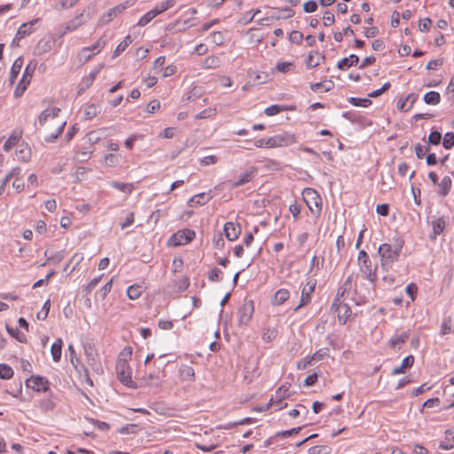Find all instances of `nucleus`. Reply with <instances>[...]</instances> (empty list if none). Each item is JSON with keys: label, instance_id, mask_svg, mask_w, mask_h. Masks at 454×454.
Here are the masks:
<instances>
[{"label": "nucleus", "instance_id": "f257e3e1", "mask_svg": "<svg viewBox=\"0 0 454 454\" xmlns=\"http://www.w3.org/2000/svg\"><path fill=\"white\" fill-rule=\"evenodd\" d=\"M403 244V240L397 238L393 245L384 243L379 247L378 253L380 257V265L385 270H388L393 263L398 261Z\"/></svg>", "mask_w": 454, "mask_h": 454}, {"label": "nucleus", "instance_id": "f03ea898", "mask_svg": "<svg viewBox=\"0 0 454 454\" xmlns=\"http://www.w3.org/2000/svg\"><path fill=\"white\" fill-rule=\"evenodd\" d=\"M92 17L90 7L84 8L79 14L66 23L62 24L58 31L59 37H63L67 34L72 33L85 25Z\"/></svg>", "mask_w": 454, "mask_h": 454}, {"label": "nucleus", "instance_id": "7ed1b4c3", "mask_svg": "<svg viewBox=\"0 0 454 454\" xmlns=\"http://www.w3.org/2000/svg\"><path fill=\"white\" fill-rule=\"evenodd\" d=\"M357 263L364 278L370 282H374L377 278V267L372 265L368 254L364 250L358 253Z\"/></svg>", "mask_w": 454, "mask_h": 454}, {"label": "nucleus", "instance_id": "20e7f679", "mask_svg": "<svg viewBox=\"0 0 454 454\" xmlns=\"http://www.w3.org/2000/svg\"><path fill=\"white\" fill-rule=\"evenodd\" d=\"M116 372L119 380L129 388H137V383L132 380V371L127 360L120 358L116 364Z\"/></svg>", "mask_w": 454, "mask_h": 454}, {"label": "nucleus", "instance_id": "39448f33", "mask_svg": "<svg viewBox=\"0 0 454 454\" xmlns=\"http://www.w3.org/2000/svg\"><path fill=\"white\" fill-rule=\"evenodd\" d=\"M84 354L87 358L88 364L91 367V369L98 374H102L104 370L103 366L98 354V351L94 348V346L88 344L84 346Z\"/></svg>", "mask_w": 454, "mask_h": 454}, {"label": "nucleus", "instance_id": "423d86ee", "mask_svg": "<svg viewBox=\"0 0 454 454\" xmlns=\"http://www.w3.org/2000/svg\"><path fill=\"white\" fill-rule=\"evenodd\" d=\"M195 238V231L190 229L179 230L174 233L168 240V244L173 247L184 246Z\"/></svg>", "mask_w": 454, "mask_h": 454}, {"label": "nucleus", "instance_id": "0eeeda50", "mask_svg": "<svg viewBox=\"0 0 454 454\" xmlns=\"http://www.w3.org/2000/svg\"><path fill=\"white\" fill-rule=\"evenodd\" d=\"M302 197L311 212L314 211V208H317L318 211H320L322 200L319 193L316 190L312 188H305L302 192Z\"/></svg>", "mask_w": 454, "mask_h": 454}, {"label": "nucleus", "instance_id": "6e6552de", "mask_svg": "<svg viewBox=\"0 0 454 454\" xmlns=\"http://www.w3.org/2000/svg\"><path fill=\"white\" fill-rule=\"evenodd\" d=\"M254 301H248L239 307L238 310V324L239 326L247 325L254 313Z\"/></svg>", "mask_w": 454, "mask_h": 454}, {"label": "nucleus", "instance_id": "1a4fd4ad", "mask_svg": "<svg viewBox=\"0 0 454 454\" xmlns=\"http://www.w3.org/2000/svg\"><path fill=\"white\" fill-rule=\"evenodd\" d=\"M49 385V380L40 375H32L26 380V386L36 392H46Z\"/></svg>", "mask_w": 454, "mask_h": 454}, {"label": "nucleus", "instance_id": "9d476101", "mask_svg": "<svg viewBox=\"0 0 454 454\" xmlns=\"http://www.w3.org/2000/svg\"><path fill=\"white\" fill-rule=\"evenodd\" d=\"M316 287V280L311 279L307 282L301 290V299L299 304L294 308V311H298L301 308L307 305L311 301V294L314 293Z\"/></svg>", "mask_w": 454, "mask_h": 454}, {"label": "nucleus", "instance_id": "9b49d317", "mask_svg": "<svg viewBox=\"0 0 454 454\" xmlns=\"http://www.w3.org/2000/svg\"><path fill=\"white\" fill-rule=\"evenodd\" d=\"M286 396H288V387L285 386L280 387L276 392V397H271L270 399L266 409H269L270 406L276 405L277 407L275 410L279 411L286 407L287 403L283 402V399H285Z\"/></svg>", "mask_w": 454, "mask_h": 454}, {"label": "nucleus", "instance_id": "f8f14e48", "mask_svg": "<svg viewBox=\"0 0 454 454\" xmlns=\"http://www.w3.org/2000/svg\"><path fill=\"white\" fill-rule=\"evenodd\" d=\"M273 148L284 147L294 145L297 142L294 134L284 132L271 137Z\"/></svg>", "mask_w": 454, "mask_h": 454}, {"label": "nucleus", "instance_id": "ddd939ff", "mask_svg": "<svg viewBox=\"0 0 454 454\" xmlns=\"http://www.w3.org/2000/svg\"><path fill=\"white\" fill-rule=\"evenodd\" d=\"M68 352H69V356H70V361H71L72 364L74 365V367L76 369L77 372L80 374V376L82 378L84 379V380L86 381V383L89 386H93L92 380L89 376L88 369L85 366H83L82 364H81L80 368L74 364V357H75L76 355H75L74 348L72 344L68 345Z\"/></svg>", "mask_w": 454, "mask_h": 454}, {"label": "nucleus", "instance_id": "4468645a", "mask_svg": "<svg viewBox=\"0 0 454 454\" xmlns=\"http://www.w3.org/2000/svg\"><path fill=\"white\" fill-rule=\"evenodd\" d=\"M223 231L230 241L236 240L241 233V227L239 223L227 222L224 224Z\"/></svg>", "mask_w": 454, "mask_h": 454}, {"label": "nucleus", "instance_id": "2eb2a0df", "mask_svg": "<svg viewBox=\"0 0 454 454\" xmlns=\"http://www.w3.org/2000/svg\"><path fill=\"white\" fill-rule=\"evenodd\" d=\"M255 175H256V169H255V168H252L249 170H247L246 172L241 173L239 176L238 179L231 184V187L237 188L245 184H247L254 179Z\"/></svg>", "mask_w": 454, "mask_h": 454}, {"label": "nucleus", "instance_id": "dca6fc26", "mask_svg": "<svg viewBox=\"0 0 454 454\" xmlns=\"http://www.w3.org/2000/svg\"><path fill=\"white\" fill-rule=\"evenodd\" d=\"M333 307H335L339 322L340 324H345L348 317L351 315L350 308L347 304L340 302V300L337 301L336 305L333 304Z\"/></svg>", "mask_w": 454, "mask_h": 454}, {"label": "nucleus", "instance_id": "f3484780", "mask_svg": "<svg viewBox=\"0 0 454 454\" xmlns=\"http://www.w3.org/2000/svg\"><path fill=\"white\" fill-rule=\"evenodd\" d=\"M60 109L57 106H50L46 108L39 116V123L44 125L49 120L53 121L58 117Z\"/></svg>", "mask_w": 454, "mask_h": 454}, {"label": "nucleus", "instance_id": "a211bd4d", "mask_svg": "<svg viewBox=\"0 0 454 454\" xmlns=\"http://www.w3.org/2000/svg\"><path fill=\"white\" fill-rule=\"evenodd\" d=\"M39 19L33 20L29 22L23 23L20 26L15 35V40H20L26 35H30L34 31V26L38 22Z\"/></svg>", "mask_w": 454, "mask_h": 454}, {"label": "nucleus", "instance_id": "6ab92c4d", "mask_svg": "<svg viewBox=\"0 0 454 454\" xmlns=\"http://www.w3.org/2000/svg\"><path fill=\"white\" fill-rule=\"evenodd\" d=\"M212 199V195L208 192H201L194 195L188 200L189 207L203 206Z\"/></svg>", "mask_w": 454, "mask_h": 454}, {"label": "nucleus", "instance_id": "aec40b11", "mask_svg": "<svg viewBox=\"0 0 454 454\" xmlns=\"http://www.w3.org/2000/svg\"><path fill=\"white\" fill-rule=\"evenodd\" d=\"M31 149L27 144L22 143L18 145L16 156L19 160L27 162L31 158Z\"/></svg>", "mask_w": 454, "mask_h": 454}, {"label": "nucleus", "instance_id": "412c9836", "mask_svg": "<svg viewBox=\"0 0 454 454\" xmlns=\"http://www.w3.org/2000/svg\"><path fill=\"white\" fill-rule=\"evenodd\" d=\"M358 62H359L358 56H356L355 54H351L347 58L341 59L338 62L337 67L340 70H347L351 67L356 66L358 64Z\"/></svg>", "mask_w": 454, "mask_h": 454}, {"label": "nucleus", "instance_id": "4be33fe9", "mask_svg": "<svg viewBox=\"0 0 454 454\" xmlns=\"http://www.w3.org/2000/svg\"><path fill=\"white\" fill-rule=\"evenodd\" d=\"M294 109H295V106H293L271 105L264 110V113L267 116H274L281 112L293 111Z\"/></svg>", "mask_w": 454, "mask_h": 454}, {"label": "nucleus", "instance_id": "5701e85b", "mask_svg": "<svg viewBox=\"0 0 454 454\" xmlns=\"http://www.w3.org/2000/svg\"><path fill=\"white\" fill-rule=\"evenodd\" d=\"M416 101V96L414 94H409L404 98L399 99L397 102V108L403 112H408Z\"/></svg>", "mask_w": 454, "mask_h": 454}, {"label": "nucleus", "instance_id": "b1692460", "mask_svg": "<svg viewBox=\"0 0 454 454\" xmlns=\"http://www.w3.org/2000/svg\"><path fill=\"white\" fill-rule=\"evenodd\" d=\"M438 186V193L445 197L450 192L452 186V180L449 176H445L442 178L441 182L437 184Z\"/></svg>", "mask_w": 454, "mask_h": 454}, {"label": "nucleus", "instance_id": "393cba45", "mask_svg": "<svg viewBox=\"0 0 454 454\" xmlns=\"http://www.w3.org/2000/svg\"><path fill=\"white\" fill-rule=\"evenodd\" d=\"M22 137V132L14 130L8 139L4 144V150L5 152L11 151L16 145H18L19 141Z\"/></svg>", "mask_w": 454, "mask_h": 454}, {"label": "nucleus", "instance_id": "a878e982", "mask_svg": "<svg viewBox=\"0 0 454 454\" xmlns=\"http://www.w3.org/2000/svg\"><path fill=\"white\" fill-rule=\"evenodd\" d=\"M409 339V333L403 332L401 334H395L389 340V346L392 348H401V346Z\"/></svg>", "mask_w": 454, "mask_h": 454}, {"label": "nucleus", "instance_id": "bb28decb", "mask_svg": "<svg viewBox=\"0 0 454 454\" xmlns=\"http://www.w3.org/2000/svg\"><path fill=\"white\" fill-rule=\"evenodd\" d=\"M414 364V356H408L406 357H404L400 364V366H397L395 368L393 369L392 371V374L393 375H398V374H402V373H404L405 370L407 368H410Z\"/></svg>", "mask_w": 454, "mask_h": 454}, {"label": "nucleus", "instance_id": "cd10ccee", "mask_svg": "<svg viewBox=\"0 0 454 454\" xmlns=\"http://www.w3.org/2000/svg\"><path fill=\"white\" fill-rule=\"evenodd\" d=\"M453 442H454V427L450 428L445 431V439L443 442H442L439 444V449L444 450H451L454 447L453 443H452Z\"/></svg>", "mask_w": 454, "mask_h": 454}, {"label": "nucleus", "instance_id": "c85d7f7f", "mask_svg": "<svg viewBox=\"0 0 454 454\" xmlns=\"http://www.w3.org/2000/svg\"><path fill=\"white\" fill-rule=\"evenodd\" d=\"M290 297V292L286 288H281L275 293V295L272 299V304L275 306H279L286 301Z\"/></svg>", "mask_w": 454, "mask_h": 454}, {"label": "nucleus", "instance_id": "c756f323", "mask_svg": "<svg viewBox=\"0 0 454 454\" xmlns=\"http://www.w3.org/2000/svg\"><path fill=\"white\" fill-rule=\"evenodd\" d=\"M62 346L63 340L62 339H57L51 348V354L52 356V360L56 363L60 361L61 354H62Z\"/></svg>", "mask_w": 454, "mask_h": 454}, {"label": "nucleus", "instance_id": "7c9ffc66", "mask_svg": "<svg viewBox=\"0 0 454 454\" xmlns=\"http://www.w3.org/2000/svg\"><path fill=\"white\" fill-rule=\"evenodd\" d=\"M22 66H23V58L19 57L18 59H15V61L13 62V64L11 67L10 76H9V80H10L11 83H14L18 74H20V72L22 68Z\"/></svg>", "mask_w": 454, "mask_h": 454}, {"label": "nucleus", "instance_id": "2f4dec72", "mask_svg": "<svg viewBox=\"0 0 454 454\" xmlns=\"http://www.w3.org/2000/svg\"><path fill=\"white\" fill-rule=\"evenodd\" d=\"M324 56L318 51L309 52L306 64L308 67H316L321 64L324 59Z\"/></svg>", "mask_w": 454, "mask_h": 454}, {"label": "nucleus", "instance_id": "473e14b6", "mask_svg": "<svg viewBox=\"0 0 454 454\" xmlns=\"http://www.w3.org/2000/svg\"><path fill=\"white\" fill-rule=\"evenodd\" d=\"M102 68H103V65H99L93 71H91V73L86 78H84L83 82L85 84V87L81 88L78 90V94H82V92L85 89L89 88L93 83L94 80L96 79L97 75L99 74V72Z\"/></svg>", "mask_w": 454, "mask_h": 454}, {"label": "nucleus", "instance_id": "72a5a7b5", "mask_svg": "<svg viewBox=\"0 0 454 454\" xmlns=\"http://www.w3.org/2000/svg\"><path fill=\"white\" fill-rule=\"evenodd\" d=\"M95 56L94 53L87 47H83L80 50V51L77 54V60L80 65L86 64L89 60L92 59V57Z\"/></svg>", "mask_w": 454, "mask_h": 454}, {"label": "nucleus", "instance_id": "f704fd0d", "mask_svg": "<svg viewBox=\"0 0 454 454\" xmlns=\"http://www.w3.org/2000/svg\"><path fill=\"white\" fill-rule=\"evenodd\" d=\"M446 226V220L444 217H438L432 222V228L434 232V238L443 232Z\"/></svg>", "mask_w": 454, "mask_h": 454}, {"label": "nucleus", "instance_id": "c9c22d12", "mask_svg": "<svg viewBox=\"0 0 454 454\" xmlns=\"http://www.w3.org/2000/svg\"><path fill=\"white\" fill-rule=\"evenodd\" d=\"M295 64L292 61H279L275 66V69L282 74L293 72Z\"/></svg>", "mask_w": 454, "mask_h": 454}, {"label": "nucleus", "instance_id": "e433bc0d", "mask_svg": "<svg viewBox=\"0 0 454 454\" xmlns=\"http://www.w3.org/2000/svg\"><path fill=\"white\" fill-rule=\"evenodd\" d=\"M111 187L117 189L118 191L124 192L126 194H130L133 191V184L129 183H122L118 181H114L110 184Z\"/></svg>", "mask_w": 454, "mask_h": 454}, {"label": "nucleus", "instance_id": "4c0bfd02", "mask_svg": "<svg viewBox=\"0 0 454 454\" xmlns=\"http://www.w3.org/2000/svg\"><path fill=\"white\" fill-rule=\"evenodd\" d=\"M424 102L427 105L436 106L441 101V95L437 91H429L424 95Z\"/></svg>", "mask_w": 454, "mask_h": 454}, {"label": "nucleus", "instance_id": "58836bf2", "mask_svg": "<svg viewBox=\"0 0 454 454\" xmlns=\"http://www.w3.org/2000/svg\"><path fill=\"white\" fill-rule=\"evenodd\" d=\"M144 291V287L140 285L135 284L127 289V295L130 300L138 299Z\"/></svg>", "mask_w": 454, "mask_h": 454}, {"label": "nucleus", "instance_id": "ea45409f", "mask_svg": "<svg viewBox=\"0 0 454 454\" xmlns=\"http://www.w3.org/2000/svg\"><path fill=\"white\" fill-rule=\"evenodd\" d=\"M131 43H132L131 36L129 35L125 36V38L116 46V48L114 51V58H116L119 55H121Z\"/></svg>", "mask_w": 454, "mask_h": 454}, {"label": "nucleus", "instance_id": "a19ab883", "mask_svg": "<svg viewBox=\"0 0 454 454\" xmlns=\"http://www.w3.org/2000/svg\"><path fill=\"white\" fill-rule=\"evenodd\" d=\"M100 113V106L96 104L88 105L84 109V116L86 120L96 117Z\"/></svg>", "mask_w": 454, "mask_h": 454}, {"label": "nucleus", "instance_id": "79ce46f5", "mask_svg": "<svg viewBox=\"0 0 454 454\" xmlns=\"http://www.w3.org/2000/svg\"><path fill=\"white\" fill-rule=\"evenodd\" d=\"M352 278L349 276L347 278L342 286L339 288L336 297L333 301V305H336L337 301L344 295L345 292L351 287Z\"/></svg>", "mask_w": 454, "mask_h": 454}, {"label": "nucleus", "instance_id": "37998d69", "mask_svg": "<svg viewBox=\"0 0 454 454\" xmlns=\"http://www.w3.org/2000/svg\"><path fill=\"white\" fill-rule=\"evenodd\" d=\"M180 376L183 380L192 381L194 380V370L192 367L184 365L180 369Z\"/></svg>", "mask_w": 454, "mask_h": 454}, {"label": "nucleus", "instance_id": "c03bdc74", "mask_svg": "<svg viewBox=\"0 0 454 454\" xmlns=\"http://www.w3.org/2000/svg\"><path fill=\"white\" fill-rule=\"evenodd\" d=\"M217 109L215 106L214 107H208L207 109H204L203 111L200 112L198 114L194 116V119H207V118H213L216 115Z\"/></svg>", "mask_w": 454, "mask_h": 454}, {"label": "nucleus", "instance_id": "a18cd8bd", "mask_svg": "<svg viewBox=\"0 0 454 454\" xmlns=\"http://www.w3.org/2000/svg\"><path fill=\"white\" fill-rule=\"evenodd\" d=\"M121 154L108 153L104 157V163L108 167H115L120 163Z\"/></svg>", "mask_w": 454, "mask_h": 454}, {"label": "nucleus", "instance_id": "49530a36", "mask_svg": "<svg viewBox=\"0 0 454 454\" xmlns=\"http://www.w3.org/2000/svg\"><path fill=\"white\" fill-rule=\"evenodd\" d=\"M30 81L21 77L20 81L19 82L15 90H14V96L16 98H20L23 95L25 90H27V86L29 85Z\"/></svg>", "mask_w": 454, "mask_h": 454}, {"label": "nucleus", "instance_id": "de8ad7c7", "mask_svg": "<svg viewBox=\"0 0 454 454\" xmlns=\"http://www.w3.org/2000/svg\"><path fill=\"white\" fill-rule=\"evenodd\" d=\"M220 66V59L216 56H209L204 59L203 67L207 69L216 68Z\"/></svg>", "mask_w": 454, "mask_h": 454}, {"label": "nucleus", "instance_id": "09e8293b", "mask_svg": "<svg viewBox=\"0 0 454 454\" xmlns=\"http://www.w3.org/2000/svg\"><path fill=\"white\" fill-rule=\"evenodd\" d=\"M13 370L5 364H0V379L10 380L13 376Z\"/></svg>", "mask_w": 454, "mask_h": 454}, {"label": "nucleus", "instance_id": "8fccbe9b", "mask_svg": "<svg viewBox=\"0 0 454 454\" xmlns=\"http://www.w3.org/2000/svg\"><path fill=\"white\" fill-rule=\"evenodd\" d=\"M66 125V121H62L58 124L56 132L50 134L49 136H46L44 140L48 143H52L56 140V138L63 132L64 127Z\"/></svg>", "mask_w": 454, "mask_h": 454}, {"label": "nucleus", "instance_id": "3c124183", "mask_svg": "<svg viewBox=\"0 0 454 454\" xmlns=\"http://www.w3.org/2000/svg\"><path fill=\"white\" fill-rule=\"evenodd\" d=\"M6 329H7V332L9 333V334H11L12 337H14L18 341H20L21 343L26 342V340H27L26 335L23 333H21L19 329L12 328L9 326H7Z\"/></svg>", "mask_w": 454, "mask_h": 454}, {"label": "nucleus", "instance_id": "603ef678", "mask_svg": "<svg viewBox=\"0 0 454 454\" xmlns=\"http://www.w3.org/2000/svg\"><path fill=\"white\" fill-rule=\"evenodd\" d=\"M254 145L257 148H273L272 138L270 137L255 140Z\"/></svg>", "mask_w": 454, "mask_h": 454}, {"label": "nucleus", "instance_id": "864d4df0", "mask_svg": "<svg viewBox=\"0 0 454 454\" xmlns=\"http://www.w3.org/2000/svg\"><path fill=\"white\" fill-rule=\"evenodd\" d=\"M106 43V41L103 37H100L94 44L88 46L87 48L91 50L94 55H97L104 49Z\"/></svg>", "mask_w": 454, "mask_h": 454}, {"label": "nucleus", "instance_id": "5fc2aeb1", "mask_svg": "<svg viewBox=\"0 0 454 454\" xmlns=\"http://www.w3.org/2000/svg\"><path fill=\"white\" fill-rule=\"evenodd\" d=\"M327 356H329V349L325 348L316 351L310 357L313 362H318L325 359Z\"/></svg>", "mask_w": 454, "mask_h": 454}, {"label": "nucleus", "instance_id": "6e6d98bb", "mask_svg": "<svg viewBox=\"0 0 454 454\" xmlns=\"http://www.w3.org/2000/svg\"><path fill=\"white\" fill-rule=\"evenodd\" d=\"M115 17H117L114 13V10L110 9L107 12L104 13L101 18L99 19V25L103 26L107 23H109L111 20H113Z\"/></svg>", "mask_w": 454, "mask_h": 454}, {"label": "nucleus", "instance_id": "4d7b16f0", "mask_svg": "<svg viewBox=\"0 0 454 454\" xmlns=\"http://www.w3.org/2000/svg\"><path fill=\"white\" fill-rule=\"evenodd\" d=\"M442 145L445 149H451L454 146V133L447 132L443 137Z\"/></svg>", "mask_w": 454, "mask_h": 454}, {"label": "nucleus", "instance_id": "13d9d810", "mask_svg": "<svg viewBox=\"0 0 454 454\" xmlns=\"http://www.w3.org/2000/svg\"><path fill=\"white\" fill-rule=\"evenodd\" d=\"M154 18L155 16L153 13L151 11H148L138 20L137 25L139 27H145L149 24Z\"/></svg>", "mask_w": 454, "mask_h": 454}, {"label": "nucleus", "instance_id": "bf43d9fd", "mask_svg": "<svg viewBox=\"0 0 454 454\" xmlns=\"http://www.w3.org/2000/svg\"><path fill=\"white\" fill-rule=\"evenodd\" d=\"M277 334H278V333L275 329L267 328L263 331L262 340L265 342H270L277 337Z\"/></svg>", "mask_w": 454, "mask_h": 454}, {"label": "nucleus", "instance_id": "052dcab7", "mask_svg": "<svg viewBox=\"0 0 454 454\" xmlns=\"http://www.w3.org/2000/svg\"><path fill=\"white\" fill-rule=\"evenodd\" d=\"M133 5V2L131 0L125 1L124 3L120 4L119 5L112 8L114 10V13L116 16L120 15L126 9Z\"/></svg>", "mask_w": 454, "mask_h": 454}, {"label": "nucleus", "instance_id": "680f3d73", "mask_svg": "<svg viewBox=\"0 0 454 454\" xmlns=\"http://www.w3.org/2000/svg\"><path fill=\"white\" fill-rule=\"evenodd\" d=\"M36 64L30 62L25 68L24 73L22 74L23 78H26L31 82L34 71L35 69Z\"/></svg>", "mask_w": 454, "mask_h": 454}, {"label": "nucleus", "instance_id": "e2e57ef3", "mask_svg": "<svg viewBox=\"0 0 454 454\" xmlns=\"http://www.w3.org/2000/svg\"><path fill=\"white\" fill-rule=\"evenodd\" d=\"M212 40H213L214 43H215L216 45L220 46V45H223L224 43V42H225V35L221 31L214 32L212 34Z\"/></svg>", "mask_w": 454, "mask_h": 454}, {"label": "nucleus", "instance_id": "0e129e2a", "mask_svg": "<svg viewBox=\"0 0 454 454\" xmlns=\"http://www.w3.org/2000/svg\"><path fill=\"white\" fill-rule=\"evenodd\" d=\"M223 273L220 269L215 268L209 272L208 278L211 281H221L223 279Z\"/></svg>", "mask_w": 454, "mask_h": 454}, {"label": "nucleus", "instance_id": "69168bd1", "mask_svg": "<svg viewBox=\"0 0 454 454\" xmlns=\"http://www.w3.org/2000/svg\"><path fill=\"white\" fill-rule=\"evenodd\" d=\"M289 40L294 43L300 44L303 40V34L300 31L294 30L289 35Z\"/></svg>", "mask_w": 454, "mask_h": 454}, {"label": "nucleus", "instance_id": "338daca9", "mask_svg": "<svg viewBox=\"0 0 454 454\" xmlns=\"http://www.w3.org/2000/svg\"><path fill=\"white\" fill-rule=\"evenodd\" d=\"M50 301H46L42 308V310L38 312L37 318L40 320H44L48 317L49 311H50Z\"/></svg>", "mask_w": 454, "mask_h": 454}, {"label": "nucleus", "instance_id": "774afa93", "mask_svg": "<svg viewBox=\"0 0 454 454\" xmlns=\"http://www.w3.org/2000/svg\"><path fill=\"white\" fill-rule=\"evenodd\" d=\"M442 135L439 131H432L428 136V142L432 145H437L440 144Z\"/></svg>", "mask_w": 454, "mask_h": 454}]
</instances>
